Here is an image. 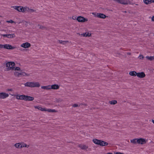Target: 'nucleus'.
<instances>
[{
  "mask_svg": "<svg viewBox=\"0 0 154 154\" xmlns=\"http://www.w3.org/2000/svg\"><path fill=\"white\" fill-rule=\"evenodd\" d=\"M127 55H130L131 54V53L130 52L127 53Z\"/></svg>",
  "mask_w": 154,
  "mask_h": 154,
  "instance_id": "nucleus-46",
  "label": "nucleus"
},
{
  "mask_svg": "<svg viewBox=\"0 0 154 154\" xmlns=\"http://www.w3.org/2000/svg\"><path fill=\"white\" fill-rule=\"evenodd\" d=\"M16 46H13L10 44L4 45V48L8 50H13L16 48Z\"/></svg>",
  "mask_w": 154,
  "mask_h": 154,
  "instance_id": "nucleus-10",
  "label": "nucleus"
},
{
  "mask_svg": "<svg viewBox=\"0 0 154 154\" xmlns=\"http://www.w3.org/2000/svg\"><path fill=\"white\" fill-rule=\"evenodd\" d=\"M14 76L16 77L19 78V75L20 72V71H21V70L20 71H17V70H14Z\"/></svg>",
  "mask_w": 154,
  "mask_h": 154,
  "instance_id": "nucleus-22",
  "label": "nucleus"
},
{
  "mask_svg": "<svg viewBox=\"0 0 154 154\" xmlns=\"http://www.w3.org/2000/svg\"><path fill=\"white\" fill-rule=\"evenodd\" d=\"M1 35L4 37H6L7 38H8V34H2Z\"/></svg>",
  "mask_w": 154,
  "mask_h": 154,
  "instance_id": "nucleus-40",
  "label": "nucleus"
},
{
  "mask_svg": "<svg viewBox=\"0 0 154 154\" xmlns=\"http://www.w3.org/2000/svg\"><path fill=\"white\" fill-rule=\"evenodd\" d=\"M38 26L39 27V28L42 30L46 29L47 28L46 27L40 24H38Z\"/></svg>",
  "mask_w": 154,
  "mask_h": 154,
  "instance_id": "nucleus-35",
  "label": "nucleus"
},
{
  "mask_svg": "<svg viewBox=\"0 0 154 154\" xmlns=\"http://www.w3.org/2000/svg\"><path fill=\"white\" fill-rule=\"evenodd\" d=\"M14 146L17 149H21L20 142L16 143Z\"/></svg>",
  "mask_w": 154,
  "mask_h": 154,
  "instance_id": "nucleus-31",
  "label": "nucleus"
},
{
  "mask_svg": "<svg viewBox=\"0 0 154 154\" xmlns=\"http://www.w3.org/2000/svg\"><path fill=\"white\" fill-rule=\"evenodd\" d=\"M31 46L30 43L28 42H26L20 45V47L24 48H28Z\"/></svg>",
  "mask_w": 154,
  "mask_h": 154,
  "instance_id": "nucleus-9",
  "label": "nucleus"
},
{
  "mask_svg": "<svg viewBox=\"0 0 154 154\" xmlns=\"http://www.w3.org/2000/svg\"><path fill=\"white\" fill-rule=\"evenodd\" d=\"M153 60H154V59H153Z\"/></svg>",
  "mask_w": 154,
  "mask_h": 154,
  "instance_id": "nucleus-51",
  "label": "nucleus"
},
{
  "mask_svg": "<svg viewBox=\"0 0 154 154\" xmlns=\"http://www.w3.org/2000/svg\"><path fill=\"white\" fill-rule=\"evenodd\" d=\"M32 82H27L24 84L25 87L32 88Z\"/></svg>",
  "mask_w": 154,
  "mask_h": 154,
  "instance_id": "nucleus-23",
  "label": "nucleus"
},
{
  "mask_svg": "<svg viewBox=\"0 0 154 154\" xmlns=\"http://www.w3.org/2000/svg\"><path fill=\"white\" fill-rule=\"evenodd\" d=\"M11 8L17 10L19 12H22L23 13L26 12V10L27 8L24 7L16 5L13 6L11 7Z\"/></svg>",
  "mask_w": 154,
  "mask_h": 154,
  "instance_id": "nucleus-3",
  "label": "nucleus"
},
{
  "mask_svg": "<svg viewBox=\"0 0 154 154\" xmlns=\"http://www.w3.org/2000/svg\"><path fill=\"white\" fill-rule=\"evenodd\" d=\"M34 99L33 97L24 95V100L25 101H32Z\"/></svg>",
  "mask_w": 154,
  "mask_h": 154,
  "instance_id": "nucleus-12",
  "label": "nucleus"
},
{
  "mask_svg": "<svg viewBox=\"0 0 154 154\" xmlns=\"http://www.w3.org/2000/svg\"><path fill=\"white\" fill-rule=\"evenodd\" d=\"M135 5H137V6L138 5V4H135Z\"/></svg>",
  "mask_w": 154,
  "mask_h": 154,
  "instance_id": "nucleus-50",
  "label": "nucleus"
},
{
  "mask_svg": "<svg viewBox=\"0 0 154 154\" xmlns=\"http://www.w3.org/2000/svg\"><path fill=\"white\" fill-rule=\"evenodd\" d=\"M137 76L140 78H144L146 76V74L143 72L137 73Z\"/></svg>",
  "mask_w": 154,
  "mask_h": 154,
  "instance_id": "nucleus-13",
  "label": "nucleus"
},
{
  "mask_svg": "<svg viewBox=\"0 0 154 154\" xmlns=\"http://www.w3.org/2000/svg\"><path fill=\"white\" fill-rule=\"evenodd\" d=\"M45 111H47L49 112H56L57 111L54 109H47L45 108Z\"/></svg>",
  "mask_w": 154,
  "mask_h": 154,
  "instance_id": "nucleus-21",
  "label": "nucleus"
},
{
  "mask_svg": "<svg viewBox=\"0 0 154 154\" xmlns=\"http://www.w3.org/2000/svg\"><path fill=\"white\" fill-rule=\"evenodd\" d=\"M26 8H27L26 10V12L27 11L30 12H33L35 11V10L33 9L29 8L27 7H26Z\"/></svg>",
  "mask_w": 154,
  "mask_h": 154,
  "instance_id": "nucleus-29",
  "label": "nucleus"
},
{
  "mask_svg": "<svg viewBox=\"0 0 154 154\" xmlns=\"http://www.w3.org/2000/svg\"><path fill=\"white\" fill-rule=\"evenodd\" d=\"M16 97V98L17 100H23L24 99V95H19V94L14 95Z\"/></svg>",
  "mask_w": 154,
  "mask_h": 154,
  "instance_id": "nucleus-15",
  "label": "nucleus"
},
{
  "mask_svg": "<svg viewBox=\"0 0 154 154\" xmlns=\"http://www.w3.org/2000/svg\"><path fill=\"white\" fill-rule=\"evenodd\" d=\"M152 0V2L154 3V0Z\"/></svg>",
  "mask_w": 154,
  "mask_h": 154,
  "instance_id": "nucleus-48",
  "label": "nucleus"
},
{
  "mask_svg": "<svg viewBox=\"0 0 154 154\" xmlns=\"http://www.w3.org/2000/svg\"><path fill=\"white\" fill-rule=\"evenodd\" d=\"M106 154H113L112 153L109 152V153H107Z\"/></svg>",
  "mask_w": 154,
  "mask_h": 154,
  "instance_id": "nucleus-49",
  "label": "nucleus"
},
{
  "mask_svg": "<svg viewBox=\"0 0 154 154\" xmlns=\"http://www.w3.org/2000/svg\"><path fill=\"white\" fill-rule=\"evenodd\" d=\"M117 103V100H114L109 101V103L111 105H115Z\"/></svg>",
  "mask_w": 154,
  "mask_h": 154,
  "instance_id": "nucleus-33",
  "label": "nucleus"
},
{
  "mask_svg": "<svg viewBox=\"0 0 154 154\" xmlns=\"http://www.w3.org/2000/svg\"><path fill=\"white\" fill-rule=\"evenodd\" d=\"M21 149L23 147H26L28 148L29 146L26 144V143L24 142H20Z\"/></svg>",
  "mask_w": 154,
  "mask_h": 154,
  "instance_id": "nucleus-20",
  "label": "nucleus"
},
{
  "mask_svg": "<svg viewBox=\"0 0 154 154\" xmlns=\"http://www.w3.org/2000/svg\"><path fill=\"white\" fill-rule=\"evenodd\" d=\"M72 106L73 107H76L79 106V105L75 103L72 105Z\"/></svg>",
  "mask_w": 154,
  "mask_h": 154,
  "instance_id": "nucleus-39",
  "label": "nucleus"
},
{
  "mask_svg": "<svg viewBox=\"0 0 154 154\" xmlns=\"http://www.w3.org/2000/svg\"><path fill=\"white\" fill-rule=\"evenodd\" d=\"M115 154H124L123 153L120 152H117L115 153Z\"/></svg>",
  "mask_w": 154,
  "mask_h": 154,
  "instance_id": "nucleus-44",
  "label": "nucleus"
},
{
  "mask_svg": "<svg viewBox=\"0 0 154 154\" xmlns=\"http://www.w3.org/2000/svg\"><path fill=\"white\" fill-rule=\"evenodd\" d=\"M58 42L60 44H62L63 45H65L66 44L69 42L68 41H62L61 40H59Z\"/></svg>",
  "mask_w": 154,
  "mask_h": 154,
  "instance_id": "nucleus-25",
  "label": "nucleus"
},
{
  "mask_svg": "<svg viewBox=\"0 0 154 154\" xmlns=\"http://www.w3.org/2000/svg\"><path fill=\"white\" fill-rule=\"evenodd\" d=\"M138 140L137 143L142 145L146 144L147 142V140L143 138H138Z\"/></svg>",
  "mask_w": 154,
  "mask_h": 154,
  "instance_id": "nucleus-7",
  "label": "nucleus"
},
{
  "mask_svg": "<svg viewBox=\"0 0 154 154\" xmlns=\"http://www.w3.org/2000/svg\"><path fill=\"white\" fill-rule=\"evenodd\" d=\"M42 89L46 90H50V85H48L46 86H42L41 87Z\"/></svg>",
  "mask_w": 154,
  "mask_h": 154,
  "instance_id": "nucleus-28",
  "label": "nucleus"
},
{
  "mask_svg": "<svg viewBox=\"0 0 154 154\" xmlns=\"http://www.w3.org/2000/svg\"><path fill=\"white\" fill-rule=\"evenodd\" d=\"M91 14L94 15V17L97 18L98 13L97 12H92L91 13Z\"/></svg>",
  "mask_w": 154,
  "mask_h": 154,
  "instance_id": "nucleus-37",
  "label": "nucleus"
},
{
  "mask_svg": "<svg viewBox=\"0 0 154 154\" xmlns=\"http://www.w3.org/2000/svg\"><path fill=\"white\" fill-rule=\"evenodd\" d=\"M92 141L94 144L100 146H104L108 145V143L106 142L95 138L93 139Z\"/></svg>",
  "mask_w": 154,
  "mask_h": 154,
  "instance_id": "nucleus-2",
  "label": "nucleus"
},
{
  "mask_svg": "<svg viewBox=\"0 0 154 154\" xmlns=\"http://www.w3.org/2000/svg\"><path fill=\"white\" fill-rule=\"evenodd\" d=\"M77 20L79 22L84 23L88 21V20L83 16H80L77 17Z\"/></svg>",
  "mask_w": 154,
  "mask_h": 154,
  "instance_id": "nucleus-5",
  "label": "nucleus"
},
{
  "mask_svg": "<svg viewBox=\"0 0 154 154\" xmlns=\"http://www.w3.org/2000/svg\"><path fill=\"white\" fill-rule=\"evenodd\" d=\"M138 138H134L131 140L130 142L132 143L136 144L138 143Z\"/></svg>",
  "mask_w": 154,
  "mask_h": 154,
  "instance_id": "nucleus-26",
  "label": "nucleus"
},
{
  "mask_svg": "<svg viewBox=\"0 0 154 154\" xmlns=\"http://www.w3.org/2000/svg\"><path fill=\"white\" fill-rule=\"evenodd\" d=\"M50 89L57 90L58 89L60 88L59 86L57 84H54L50 85Z\"/></svg>",
  "mask_w": 154,
  "mask_h": 154,
  "instance_id": "nucleus-14",
  "label": "nucleus"
},
{
  "mask_svg": "<svg viewBox=\"0 0 154 154\" xmlns=\"http://www.w3.org/2000/svg\"><path fill=\"white\" fill-rule=\"evenodd\" d=\"M4 48V45L0 44V49Z\"/></svg>",
  "mask_w": 154,
  "mask_h": 154,
  "instance_id": "nucleus-41",
  "label": "nucleus"
},
{
  "mask_svg": "<svg viewBox=\"0 0 154 154\" xmlns=\"http://www.w3.org/2000/svg\"><path fill=\"white\" fill-rule=\"evenodd\" d=\"M31 75V74L26 73L24 72H20L19 75V77H29Z\"/></svg>",
  "mask_w": 154,
  "mask_h": 154,
  "instance_id": "nucleus-11",
  "label": "nucleus"
},
{
  "mask_svg": "<svg viewBox=\"0 0 154 154\" xmlns=\"http://www.w3.org/2000/svg\"><path fill=\"white\" fill-rule=\"evenodd\" d=\"M34 107L36 109H37L42 111H45V108H42L41 106H34Z\"/></svg>",
  "mask_w": 154,
  "mask_h": 154,
  "instance_id": "nucleus-19",
  "label": "nucleus"
},
{
  "mask_svg": "<svg viewBox=\"0 0 154 154\" xmlns=\"http://www.w3.org/2000/svg\"><path fill=\"white\" fill-rule=\"evenodd\" d=\"M7 91H12L13 90L12 88H9V89H8L7 90Z\"/></svg>",
  "mask_w": 154,
  "mask_h": 154,
  "instance_id": "nucleus-43",
  "label": "nucleus"
},
{
  "mask_svg": "<svg viewBox=\"0 0 154 154\" xmlns=\"http://www.w3.org/2000/svg\"><path fill=\"white\" fill-rule=\"evenodd\" d=\"M137 73L135 71H131L129 72V75L131 76H136L137 75Z\"/></svg>",
  "mask_w": 154,
  "mask_h": 154,
  "instance_id": "nucleus-24",
  "label": "nucleus"
},
{
  "mask_svg": "<svg viewBox=\"0 0 154 154\" xmlns=\"http://www.w3.org/2000/svg\"><path fill=\"white\" fill-rule=\"evenodd\" d=\"M63 101L62 99L60 98H55L54 99V102L56 103H60Z\"/></svg>",
  "mask_w": 154,
  "mask_h": 154,
  "instance_id": "nucleus-30",
  "label": "nucleus"
},
{
  "mask_svg": "<svg viewBox=\"0 0 154 154\" xmlns=\"http://www.w3.org/2000/svg\"><path fill=\"white\" fill-rule=\"evenodd\" d=\"M6 22L8 23H14L15 24H16V22L13 21L12 20H7L6 21Z\"/></svg>",
  "mask_w": 154,
  "mask_h": 154,
  "instance_id": "nucleus-36",
  "label": "nucleus"
},
{
  "mask_svg": "<svg viewBox=\"0 0 154 154\" xmlns=\"http://www.w3.org/2000/svg\"><path fill=\"white\" fill-rule=\"evenodd\" d=\"M107 17L105 15L103 14L98 13L97 18L104 19Z\"/></svg>",
  "mask_w": 154,
  "mask_h": 154,
  "instance_id": "nucleus-17",
  "label": "nucleus"
},
{
  "mask_svg": "<svg viewBox=\"0 0 154 154\" xmlns=\"http://www.w3.org/2000/svg\"><path fill=\"white\" fill-rule=\"evenodd\" d=\"M146 58L148 60H149L150 61H152V60H153L154 56H147L146 57Z\"/></svg>",
  "mask_w": 154,
  "mask_h": 154,
  "instance_id": "nucleus-34",
  "label": "nucleus"
},
{
  "mask_svg": "<svg viewBox=\"0 0 154 154\" xmlns=\"http://www.w3.org/2000/svg\"><path fill=\"white\" fill-rule=\"evenodd\" d=\"M143 2L146 5L150 4L152 3L151 0H143Z\"/></svg>",
  "mask_w": 154,
  "mask_h": 154,
  "instance_id": "nucleus-27",
  "label": "nucleus"
},
{
  "mask_svg": "<svg viewBox=\"0 0 154 154\" xmlns=\"http://www.w3.org/2000/svg\"><path fill=\"white\" fill-rule=\"evenodd\" d=\"M144 57L143 56V55L140 54L138 58L140 60H143L144 58Z\"/></svg>",
  "mask_w": 154,
  "mask_h": 154,
  "instance_id": "nucleus-38",
  "label": "nucleus"
},
{
  "mask_svg": "<svg viewBox=\"0 0 154 154\" xmlns=\"http://www.w3.org/2000/svg\"><path fill=\"white\" fill-rule=\"evenodd\" d=\"M113 1L125 5L131 4L130 2L128 0H113Z\"/></svg>",
  "mask_w": 154,
  "mask_h": 154,
  "instance_id": "nucleus-6",
  "label": "nucleus"
},
{
  "mask_svg": "<svg viewBox=\"0 0 154 154\" xmlns=\"http://www.w3.org/2000/svg\"><path fill=\"white\" fill-rule=\"evenodd\" d=\"M78 147L84 151H87L90 149V148H89V146L85 144H80L78 145Z\"/></svg>",
  "mask_w": 154,
  "mask_h": 154,
  "instance_id": "nucleus-4",
  "label": "nucleus"
},
{
  "mask_svg": "<svg viewBox=\"0 0 154 154\" xmlns=\"http://www.w3.org/2000/svg\"><path fill=\"white\" fill-rule=\"evenodd\" d=\"M15 64L14 62H8L6 63V70L7 71H20V68L19 67H16Z\"/></svg>",
  "mask_w": 154,
  "mask_h": 154,
  "instance_id": "nucleus-1",
  "label": "nucleus"
},
{
  "mask_svg": "<svg viewBox=\"0 0 154 154\" xmlns=\"http://www.w3.org/2000/svg\"><path fill=\"white\" fill-rule=\"evenodd\" d=\"M9 94L5 92H0V99H4L8 97Z\"/></svg>",
  "mask_w": 154,
  "mask_h": 154,
  "instance_id": "nucleus-8",
  "label": "nucleus"
},
{
  "mask_svg": "<svg viewBox=\"0 0 154 154\" xmlns=\"http://www.w3.org/2000/svg\"><path fill=\"white\" fill-rule=\"evenodd\" d=\"M15 35L14 34H8V38H13L15 37Z\"/></svg>",
  "mask_w": 154,
  "mask_h": 154,
  "instance_id": "nucleus-32",
  "label": "nucleus"
},
{
  "mask_svg": "<svg viewBox=\"0 0 154 154\" xmlns=\"http://www.w3.org/2000/svg\"><path fill=\"white\" fill-rule=\"evenodd\" d=\"M32 88L39 87L40 85L38 82H32Z\"/></svg>",
  "mask_w": 154,
  "mask_h": 154,
  "instance_id": "nucleus-18",
  "label": "nucleus"
},
{
  "mask_svg": "<svg viewBox=\"0 0 154 154\" xmlns=\"http://www.w3.org/2000/svg\"><path fill=\"white\" fill-rule=\"evenodd\" d=\"M151 20L152 21L154 22V16H153L151 17Z\"/></svg>",
  "mask_w": 154,
  "mask_h": 154,
  "instance_id": "nucleus-45",
  "label": "nucleus"
},
{
  "mask_svg": "<svg viewBox=\"0 0 154 154\" xmlns=\"http://www.w3.org/2000/svg\"><path fill=\"white\" fill-rule=\"evenodd\" d=\"M152 122L154 124V119L151 120Z\"/></svg>",
  "mask_w": 154,
  "mask_h": 154,
  "instance_id": "nucleus-47",
  "label": "nucleus"
},
{
  "mask_svg": "<svg viewBox=\"0 0 154 154\" xmlns=\"http://www.w3.org/2000/svg\"><path fill=\"white\" fill-rule=\"evenodd\" d=\"M81 35L84 37H91V34L89 33L88 32H86L85 33L81 34Z\"/></svg>",
  "mask_w": 154,
  "mask_h": 154,
  "instance_id": "nucleus-16",
  "label": "nucleus"
},
{
  "mask_svg": "<svg viewBox=\"0 0 154 154\" xmlns=\"http://www.w3.org/2000/svg\"><path fill=\"white\" fill-rule=\"evenodd\" d=\"M72 19L73 20H77V17L75 16H72Z\"/></svg>",
  "mask_w": 154,
  "mask_h": 154,
  "instance_id": "nucleus-42",
  "label": "nucleus"
}]
</instances>
